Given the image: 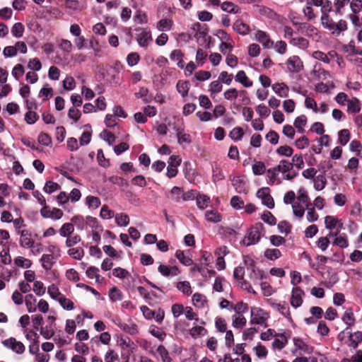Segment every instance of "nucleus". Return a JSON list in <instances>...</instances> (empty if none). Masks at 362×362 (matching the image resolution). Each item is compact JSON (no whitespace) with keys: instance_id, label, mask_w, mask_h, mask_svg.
Segmentation results:
<instances>
[{"instance_id":"bf43d9fd","label":"nucleus","mask_w":362,"mask_h":362,"mask_svg":"<svg viewBox=\"0 0 362 362\" xmlns=\"http://www.w3.org/2000/svg\"><path fill=\"white\" fill-rule=\"evenodd\" d=\"M229 309L233 310L235 313L244 314L247 312L248 305L243 302H239L235 305H231Z\"/></svg>"},{"instance_id":"79ce46f5","label":"nucleus","mask_w":362,"mask_h":362,"mask_svg":"<svg viewBox=\"0 0 362 362\" xmlns=\"http://www.w3.org/2000/svg\"><path fill=\"white\" fill-rule=\"evenodd\" d=\"M156 351L159 354L163 362H171V358L170 357L169 352L164 346H158Z\"/></svg>"},{"instance_id":"f8f14e48","label":"nucleus","mask_w":362,"mask_h":362,"mask_svg":"<svg viewBox=\"0 0 362 362\" xmlns=\"http://www.w3.org/2000/svg\"><path fill=\"white\" fill-rule=\"evenodd\" d=\"M304 295V291L299 287H295L292 290L291 298V305L296 308L301 305L303 303L302 296Z\"/></svg>"},{"instance_id":"c756f323","label":"nucleus","mask_w":362,"mask_h":362,"mask_svg":"<svg viewBox=\"0 0 362 362\" xmlns=\"http://www.w3.org/2000/svg\"><path fill=\"white\" fill-rule=\"evenodd\" d=\"M348 111L351 113H358L361 110L360 103L358 98H354L350 100H348L347 104Z\"/></svg>"},{"instance_id":"9d476101","label":"nucleus","mask_w":362,"mask_h":362,"mask_svg":"<svg viewBox=\"0 0 362 362\" xmlns=\"http://www.w3.org/2000/svg\"><path fill=\"white\" fill-rule=\"evenodd\" d=\"M170 161L167 167L166 175L169 178H173L175 177L177 173V167L180 165L181 159L178 156H171L170 157Z\"/></svg>"},{"instance_id":"49530a36","label":"nucleus","mask_w":362,"mask_h":362,"mask_svg":"<svg viewBox=\"0 0 362 362\" xmlns=\"http://www.w3.org/2000/svg\"><path fill=\"white\" fill-rule=\"evenodd\" d=\"M261 218L262 219V221L270 225V226H274L276 225V218L273 216V214L269 211H265L261 216Z\"/></svg>"},{"instance_id":"13d9d810","label":"nucleus","mask_w":362,"mask_h":362,"mask_svg":"<svg viewBox=\"0 0 362 362\" xmlns=\"http://www.w3.org/2000/svg\"><path fill=\"white\" fill-rule=\"evenodd\" d=\"M14 264L20 267L29 268L32 265V262L28 259L19 256L14 259Z\"/></svg>"},{"instance_id":"f03ea898","label":"nucleus","mask_w":362,"mask_h":362,"mask_svg":"<svg viewBox=\"0 0 362 362\" xmlns=\"http://www.w3.org/2000/svg\"><path fill=\"white\" fill-rule=\"evenodd\" d=\"M292 164L287 160H281L276 165L277 170L282 173L284 180H291L298 175V172L293 170Z\"/></svg>"},{"instance_id":"864d4df0","label":"nucleus","mask_w":362,"mask_h":362,"mask_svg":"<svg viewBox=\"0 0 362 362\" xmlns=\"http://www.w3.org/2000/svg\"><path fill=\"white\" fill-rule=\"evenodd\" d=\"M281 253L279 249H267L264 252V256L270 260H275L280 257Z\"/></svg>"},{"instance_id":"e433bc0d","label":"nucleus","mask_w":362,"mask_h":362,"mask_svg":"<svg viewBox=\"0 0 362 362\" xmlns=\"http://www.w3.org/2000/svg\"><path fill=\"white\" fill-rule=\"evenodd\" d=\"M266 171L267 174V176L268 177L267 183L269 185H273L276 180V177L279 172L277 170L276 166L272 168H269Z\"/></svg>"},{"instance_id":"473e14b6","label":"nucleus","mask_w":362,"mask_h":362,"mask_svg":"<svg viewBox=\"0 0 362 362\" xmlns=\"http://www.w3.org/2000/svg\"><path fill=\"white\" fill-rule=\"evenodd\" d=\"M252 170L255 175H261L266 172V166L262 161H255L252 166Z\"/></svg>"},{"instance_id":"0e129e2a","label":"nucleus","mask_w":362,"mask_h":362,"mask_svg":"<svg viewBox=\"0 0 362 362\" xmlns=\"http://www.w3.org/2000/svg\"><path fill=\"white\" fill-rule=\"evenodd\" d=\"M223 86L221 83L220 81H214L209 84V91L211 93V96L214 97V94L219 93L222 90Z\"/></svg>"},{"instance_id":"338daca9","label":"nucleus","mask_w":362,"mask_h":362,"mask_svg":"<svg viewBox=\"0 0 362 362\" xmlns=\"http://www.w3.org/2000/svg\"><path fill=\"white\" fill-rule=\"evenodd\" d=\"M172 24V21L164 18L158 22L157 28L159 30H170L171 29Z\"/></svg>"},{"instance_id":"20e7f679","label":"nucleus","mask_w":362,"mask_h":362,"mask_svg":"<svg viewBox=\"0 0 362 362\" xmlns=\"http://www.w3.org/2000/svg\"><path fill=\"white\" fill-rule=\"evenodd\" d=\"M250 313L252 325H263L269 317L268 314L259 308H252Z\"/></svg>"},{"instance_id":"5701e85b","label":"nucleus","mask_w":362,"mask_h":362,"mask_svg":"<svg viewBox=\"0 0 362 362\" xmlns=\"http://www.w3.org/2000/svg\"><path fill=\"white\" fill-rule=\"evenodd\" d=\"M190 84L187 81L180 80L177 81L176 88L177 92L185 98L187 95L189 90Z\"/></svg>"},{"instance_id":"6e6552de","label":"nucleus","mask_w":362,"mask_h":362,"mask_svg":"<svg viewBox=\"0 0 362 362\" xmlns=\"http://www.w3.org/2000/svg\"><path fill=\"white\" fill-rule=\"evenodd\" d=\"M328 237H335L332 242L333 245H337L341 248H346L349 246L347 236L345 233H340V231L335 233L329 232L327 235Z\"/></svg>"},{"instance_id":"a19ab883","label":"nucleus","mask_w":362,"mask_h":362,"mask_svg":"<svg viewBox=\"0 0 362 362\" xmlns=\"http://www.w3.org/2000/svg\"><path fill=\"white\" fill-rule=\"evenodd\" d=\"M115 222L119 226H127L129 223V218L126 214H117L115 215Z\"/></svg>"},{"instance_id":"f257e3e1","label":"nucleus","mask_w":362,"mask_h":362,"mask_svg":"<svg viewBox=\"0 0 362 362\" xmlns=\"http://www.w3.org/2000/svg\"><path fill=\"white\" fill-rule=\"evenodd\" d=\"M264 225L260 223H256L250 227L245 238L242 240L243 245L250 246L259 243L261 239L262 232H264Z\"/></svg>"},{"instance_id":"39448f33","label":"nucleus","mask_w":362,"mask_h":362,"mask_svg":"<svg viewBox=\"0 0 362 362\" xmlns=\"http://www.w3.org/2000/svg\"><path fill=\"white\" fill-rule=\"evenodd\" d=\"M2 344L18 354H21L25 351V346L23 344L17 341L14 337H10L4 340Z\"/></svg>"},{"instance_id":"2f4dec72","label":"nucleus","mask_w":362,"mask_h":362,"mask_svg":"<svg viewBox=\"0 0 362 362\" xmlns=\"http://www.w3.org/2000/svg\"><path fill=\"white\" fill-rule=\"evenodd\" d=\"M293 341L297 349L302 350L305 353H310L312 351V347L306 344L301 339L294 337Z\"/></svg>"},{"instance_id":"4468645a","label":"nucleus","mask_w":362,"mask_h":362,"mask_svg":"<svg viewBox=\"0 0 362 362\" xmlns=\"http://www.w3.org/2000/svg\"><path fill=\"white\" fill-rule=\"evenodd\" d=\"M256 39L262 43L264 48H271L274 42L272 41L267 34L262 30H258L255 35Z\"/></svg>"},{"instance_id":"09e8293b","label":"nucleus","mask_w":362,"mask_h":362,"mask_svg":"<svg viewBox=\"0 0 362 362\" xmlns=\"http://www.w3.org/2000/svg\"><path fill=\"white\" fill-rule=\"evenodd\" d=\"M60 188L61 187L58 183L52 181H47L45 185L43 190L46 193L51 194L55 191L60 189Z\"/></svg>"},{"instance_id":"4d7b16f0","label":"nucleus","mask_w":362,"mask_h":362,"mask_svg":"<svg viewBox=\"0 0 362 362\" xmlns=\"http://www.w3.org/2000/svg\"><path fill=\"white\" fill-rule=\"evenodd\" d=\"M47 292L50 297L55 300H58L59 298L63 296L55 284H52L48 286Z\"/></svg>"},{"instance_id":"6e6d98bb","label":"nucleus","mask_w":362,"mask_h":362,"mask_svg":"<svg viewBox=\"0 0 362 362\" xmlns=\"http://www.w3.org/2000/svg\"><path fill=\"white\" fill-rule=\"evenodd\" d=\"M339 142L342 146H345L350 139V132L348 129H342L339 132Z\"/></svg>"},{"instance_id":"58836bf2","label":"nucleus","mask_w":362,"mask_h":362,"mask_svg":"<svg viewBox=\"0 0 362 362\" xmlns=\"http://www.w3.org/2000/svg\"><path fill=\"white\" fill-rule=\"evenodd\" d=\"M74 230V225L71 223H66L62 225L59 230V234L62 237H69Z\"/></svg>"},{"instance_id":"ddd939ff","label":"nucleus","mask_w":362,"mask_h":362,"mask_svg":"<svg viewBox=\"0 0 362 362\" xmlns=\"http://www.w3.org/2000/svg\"><path fill=\"white\" fill-rule=\"evenodd\" d=\"M325 227L330 230L337 228V231H340L344 228L343 223L337 218L332 216H327L325 218Z\"/></svg>"},{"instance_id":"7ed1b4c3","label":"nucleus","mask_w":362,"mask_h":362,"mask_svg":"<svg viewBox=\"0 0 362 362\" xmlns=\"http://www.w3.org/2000/svg\"><path fill=\"white\" fill-rule=\"evenodd\" d=\"M135 39L141 47H146L152 40L151 32L143 28H136Z\"/></svg>"},{"instance_id":"ea45409f","label":"nucleus","mask_w":362,"mask_h":362,"mask_svg":"<svg viewBox=\"0 0 362 362\" xmlns=\"http://www.w3.org/2000/svg\"><path fill=\"white\" fill-rule=\"evenodd\" d=\"M297 198L300 202L305 204L307 208L312 206V204L310 202V198L308 197V196L307 194V192L303 188H300L298 190V196Z\"/></svg>"},{"instance_id":"b1692460","label":"nucleus","mask_w":362,"mask_h":362,"mask_svg":"<svg viewBox=\"0 0 362 362\" xmlns=\"http://www.w3.org/2000/svg\"><path fill=\"white\" fill-rule=\"evenodd\" d=\"M248 276L255 284H257L259 280L264 277V274L263 271L256 267L249 271Z\"/></svg>"},{"instance_id":"412c9836","label":"nucleus","mask_w":362,"mask_h":362,"mask_svg":"<svg viewBox=\"0 0 362 362\" xmlns=\"http://www.w3.org/2000/svg\"><path fill=\"white\" fill-rule=\"evenodd\" d=\"M320 21H321V24L324 27V28L329 30L331 32V33L333 35V32H334L336 23L329 17V15H322L321 18H320Z\"/></svg>"},{"instance_id":"c03bdc74","label":"nucleus","mask_w":362,"mask_h":362,"mask_svg":"<svg viewBox=\"0 0 362 362\" xmlns=\"http://www.w3.org/2000/svg\"><path fill=\"white\" fill-rule=\"evenodd\" d=\"M177 288L182 292L184 294L190 295L192 292L191 286L189 281H180L177 284Z\"/></svg>"},{"instance_id":"c9c22d12","label":"nucleus","mask_w":362,"mask_h":362,"mask_svg":"<svg viewBox=\"0 0 362 362\" xmlns=\"http://www.w3.org/2000/svg\"><path fill=\"white\" fill-rule=\"evenodd\" d=\"M205 218L208 221L213 223H218L221 221V214L214 210L206 211Z\"/></svg>"},{"instance_id":"423d86ee","label":"nucleus","mask_w":362,"mask_h":362,"mask_svg":"<svg viewBox=\"0 0 362 362\" xmlns=\"http://www.w3.org/2000/svg\"><path fill=\"white\" fill-rule=\"evenodd\" d=\"M40 214L45 218L59 220L62 217L63 212L61 209L57 208H53L51 209L49 206L46 205L41 209Z\"/></svg>"},{"instance_id":"0eeeda50","label":"nucleus","mask_w":362,"mask_h":362,"mask_svg":"<svg viewBox=\"0 0 362 362\" xmlns=\"http://www.w3.org/2000/svg\"><path fill=\"white\" fill-rule=\"evenodd\" d=\"M257 197L262 199V204L269 209L274 207V201L269 193V188L264 187L257 192Z\"/></svg>"},{"instance_id":"e2e57ef3","label":"nucleus","mask_w":362,"mask_h":362,"mask_svg":"<svg viewBox=\"0 0 362 362\" xmlns=\"http://www.w3.org/2000/svg\"><path fill=\"white\" fill-rule=\"evenodd\" d=\"M347 30V23L344 20H339L337 23L335 25V28L333 32V35L336 36H339L342 31H345Z\"/></svg>"},{"instance_id":"3c124183","label":"nucleus","mask_w":362,"mask_h":362,"mask_svg":"<svg viewBox=\"0 0 362 362\" xmlns=\"http://www.w3.org/2000/svg\"><path fill=\"white\" fill-rule=\"evenodd\" d=\"M276 152L280 156L291 157L293 153V149L287 145H284L279 146Z\"/></svg>"},{"instance_id":"052dcab7","label":"nucleus","mask_w":362,"mask_h":362,"mask_svg":"<svg viewBox=\"0 0 362 362\" xmlns=\"http://www.w3.org/2000/svg\"><path fill=\"white\" fill-rule=\"evenodd\" d=\"M293 168L295 166L298 170L302 169L304 167V161L302 154H295L292 157Z\"/></svg>"},{"instance_id":"a211bd4d","label":"nucleus","mask_w":362,"mask_h":362,"mask_svg":"<svg viewBox=\"0 0 362 362\" xmlns=\"http://www.w3.org/2000/svg\"><path fill=\"white\" fill-rule=\"evenodd\" d=\"M246 318L243 314L235 313L232 316V325L237 329H241L246 325Z\"/></svg>"},{"instance_id":"8fccbe9b","label":"nucleus","mask_w":362,"mask_h":362,"mask_svg":"<svg viewBox=\"0 0 362 362\" xmlns=\"http://www.w3.org/2000/svg\"><path fill=\"white\" fill-rule=\"evenodd\" d=\"M24 32V25L21 23H16L11 28L12 35L19 38L23 36Z\"/></svg>"},{"instance_id":"dca6fc26","label":"nucleus","mask_w":362,"mask_h":362,"mask_svg":"<svg viewBox=\"0 0 362 362\" xmlns=\"http://www.w3.org/2000/svg\"><path fill=\"white\" fill-rule=\"evenodd\" d=\"M272 89L275 93H276L281 98H286L288 95L289 88L284 83H274L272 85Z\"/></svg>"},{"instance_id":"6ab92c4d","label":"nucleus","mask_w":362,"mask_h":362,"mask_svg":"<svg viewBox=\"0 0 362 362\" xmlns=\"http://www.w3.org/2000/svg\"><path fill=\"white\" fill-rule=\"evenodd\" d=\"M235 79L246 88L251 87L253 84L252 81L248 78L245 72L243 70L238 71Z\"/></svg>"},{"instance_id":"cd10ccee","label":"nucleus","mask_w":362,"mask_h":362,"mask_svg":"<svg viewBox=\"0 0 362 362\" xmlns=\"http://www.w3.org/2000/svg\"><path fill=\"white\" fill-rule=\"evenodd\" d=\"M276 337H279L280 338L275 339L272 343V345L274 348L277 349L279 350H281L287 344V338L284 333L277 334Z\"/></svg>"},{"instance_id":"5fc2aeb1","label":"nucleus","mask_w":362,"mask_h":362,"mask_svg":"<svg viewBox=\"0 0 362 362\" xmlns=\"http://www.w3.org/2000/svg\"><path fill=\"white\" fill-rule=\"evenodd\" d=\"M109 297L112 302H117L122 299V293L117 288L113 287L109 291Z\"/></svg>"},{"instance_id":"9b49d317","label":"nucleus","mask_w":362,"mask_h":362,"mask_svg":"<svg viewBox=\"0 0 362 362\" xmlns=\"http://www.w3.org/2000/svg\"><path fill=\"white\" fill-rule=\"evenodd\" d=\"M303 67L302 62L299 57L293 56L287 60L288 70L291 73L299 72Z\"/></svg>"},{"instance_id":"72a5a7b5","label":"nucleus","mask_w":362,"mask_h":362,"mask_svg":"<svg viewBox=\"0 0 362 362\" xmlns=\"http://www.w3.org/2000/svg\"><path fill=\"white\" fill-rule=\"evenodd\" d=\"M175 257L185 266H190L193 263L192 259L190 257L185 256L184 252L180 250H177L176 251Z\"/></svg>"},{"instance_id":"680f3d73","label":"nucleus","mask_w":362,"mask_h":362,"mask_svg":"<svg viewBox=\"0 0 362 362\" xmlns=\"http://www.w3.org/2000/svg\"><path fill=\"white\" fill-rule=\"evenodd\" d=\"M68 254L76 259H81L84 255V250L82 247L71 248L68 250Z\"/></svg>"},{"instance_id":"a18cd8bd","label":"nucleus","mask_w":362,"mask_h":362,"mask_svg":"<svg viewBox=\"0 0 362 362\" xmlns=\"http://www.w3.org/2000/svg\"><path fill=\"white\" fill-rule=\"evenodd\" d=\"M183 191L179 187L175 186L170 191V199L175 202H180L182 196Z\"/></svg>"},{"instance_id":"69168bd1","label":"nucleus","mask_w":362,"mask_h":362,"mask_svg":"<svg viewBox=\"0 0 362 362\" xmlns=\"http://www.w3.org/2000/svg\"><path fill=\"white\" fill-rule=\"evenodd\" d=\"M244 132L242 128L235 127L230 132L229 136L233 141H240L243 136Z\"/></svg>"},{"instance_id":"de8ad7c7","label":"nucleus","mask_w":362,"mask_h":362,"mask_svg":"<svg viewBox=\"0 0 362 362\" xmlns=\"http://www.w3.org/2000/svg\"><path fill=\"white\" fill-rule=\"evenodd\" d=\"M192 301L194 305L202 308L206 303V297L203 294L196 293L192 296Z\"/></svg>"},{"instance_id":"f704fd0d","label":"nucleus","mask_w":362,"mask_h":362,"mask_svg":"<svg viewBox=\"0 0 362 362\" xmlns=\"http://www.w3.org/2000/svg\"><path fill=\"white\" fill-rule=\"evenodd\" d=\"M343 322L348 325V327L346 328V330L349 329V327L353 326L355 323V318L354 316V313L351 310H347L344 313L342 317Z\"/></svg>"},{"instance_id":"aec40b11","label":"nucleus","mask_w":362,"mask_h":362,"mask_svg":"<svg viewBox=\"0 0 362 362\" xmlns=\"http://www.w3.org/2000/svg\"><path fill=\"white\" fill-rule=\"evenodd\" d=\"M233 28L235 32L243 35H247L250 31L249 26L239 19L233 23Z\"/></svg>"},{"instance_id":"c85d7f7f","label":"nucleus","mask_w":362,"mask_h":362,"mask_svg":"<svg viewBox=\"0 0 362 362\" xmlns=\"http://www.w3.org/2000/svg\"><path fill=\"white\" fill-rule=\"evenodd\" d=\"M327 185V179L324 175H319L314 179V188L317 191L322 190Z\"/></svg>"},{"instance_id":"4be33fe9","label":"nucleus","mask_w":362,"mask_h":362,"mask_svg":"<svg viewBox=\"0 0 362 362\" xmlns=\"http://www.w3.org/2000/svg\"><path fill=\"white\" fill-rule=\"evenodd\" d=\"M40 262L42 267L47 271L50 270L55 263L54 256L52 254L43 255L40 258Z\"/></svg>"},{"instance_id":"4c0bfd02","label":"nucleus","mask_w":362,"mask_h":362,"mask_svg":"<svg viewBox=\"0 0 362 362\" xmlns=\"http://www.w3.org/2000/svg\"><path fill=\"white\" fill-rule=\"evenodd\" d=\"M134 95L136 98H142L145 103H148L151 101V96L148 95V90L145 87L140 88L139 91L135 93Z\"/></svg>"},{"instance_id":"a878e982","label":"nucleus","mask_w":362,"mask_h":362,"mask_svg":"<svg viewBox=\"0 0 362 362\" xmlns=\"http://www.w3.org/2000/svg\"><path fill=\"white\" fill-rule=\"evenodd\" d=\"M37 299L33 294H27L25 298V305L28 313H34L36 311L35 303Z\"/></svg>"},{"instance_id":"2eb2a0df","label":"nucleus","mask_w":362,"mask_h":362,"mask_svg":"<svg viewBox=\"0 0 362 362\" xmlns=\"http://www.w3.org/2000/svg\"><path fill=\"white\" fill-rule=\"evenodd\" d=\"M158 272L164 276H177L180 274L179 269L174 267H169L165 264H160L158 268Z\"/></svg>"},{"instance_id":"603ef678","label":"nucleus","mask_w":362,"mask_h":362,"mask_svg":"<svg viewBox=\"0 0 362 362\" xmlns=\"http://www.w3.org/2000/svg\"><path fill=\"white\" fill-rule=\"evenodd\" d=\"M86 204L89 208L97 209L101 202L98 197L94 196H88L86 198Z\"/></svg>"},{"instance_id":"f3484780","label":"nucleus","mask_w":362,"mask_h":362,"mask_svg":"<svg viewBox=\"0 0 362 362\" xmlns=\"http://www.w3.org/2000/svg\"><path fill=\"white\" fill-rule=\"evenodd\" d=\"M245 94H247V91L245 90L238 91L235 88H231L226 90L224 92L223 95L225 99L228 100H233L236 99L238 95H243Z\"/></svg>"},{"instance_id":"7c9ffc66","label":"nucleus","mask_w":362,"mask_h":362,"mask_svg":"<svg viewBox=\"0 0 362 362\" xmlns=\"http://www.w3.org/2000/svg\"><path fill=\"white\" fill-rule=\"evenodd\" d=\"M196 200L197 205L200 209H206L210 203V198L205 194H198L196 197Z\"/></svg>"},{"instance_id":"bb28decb","label":"nucleus","mask_w":362,"mask_h":362,"mask_svg":"<svg viewBox=\"0 0 362 362\" xmlns=\"http://www.w3.org/2000/svg\"><path fill=\"white\" fill-rule=\"evenodd\" d=\"M119 327L124 332L131 335L136 334L138 332L137 325L134 323L127 324L125 322H121L119 324Z\"/></svg>"},{"instance_id":"1a4fd4ad","label":"nucleus","mask_w":362,"mask_h":362,"mask_svg":"<svg viewBox=\"0 0 362 362\" xmlns=\"http://www.w3.org/2000/svg\"><path fill=\"white\" fill-rule=\"evenodd\" d=\"M18 233L21 235L20 245L24 248H32L34 246L35 242L31 238V232L28 230H23Z\"/></svg>"},{"instance_id":"393cba45","label":"nucleus","mask_w":362,"mask_h":362,"mask_svg":"<svg viewBox=\"0 0 362 362\" xmlns=\"http://www.w3.org/2000/svg\"><path fill=\"white\" fill-rule=\"evenodd\" d=\"M349 338L350 341L349 346L356 349L358 344L362 341V332L357 331L354 333H350Z\"/></svg>"},{"instance_id":"37998d69","label":"nucleus","mask_w":362,"mask_h":362,"mask_svg":"<svg viewBox=\"0 0 362 362\" xmlns=\"http://www.w3.org/2000/svg\"><path fill=\"white\" fill-rule=\"evenodd\" d=\"M60 305L66 310H71L74 308V303L69 298H66L64 295L59 298L57 300Z\"/></svg>"},{"instance_id":"774afa93","label":"nucleus","mask_w":362,"mask_h":362,"mask_svg":"<svg viewBox=\"0 0 362 362\" xmlns=\"http://www.w3.org/2000/svg\"><path fill=\"white\" fill-rule=\"evenodd\" d=\"M38 118L37 113L32 110H28L25 115V120L28 124H35Z\"/></svg>"}]
</instances>
